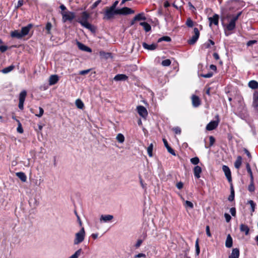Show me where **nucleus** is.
<instances>
[{
  "label": "nucleus",
  "mask_w": 258,
  "mask_h": 258,
  "mask_svg": "<svg viewBox=\"0 0 258 258\" xmlns=\"http://www.w3.org/2000/svg\"><path fill=\"white\" fill-rule=\"evenodd\" d=\"M100 55L104 56L106 58H107L111 55V53L109 52H105L104 51L100 52Z\"/></svg>",
  "instance_id": "nucleus-55"
},
{
  "label": "nucleus",
  "mask_w": 258,
  "mask_h": 258,
  "mask_svg": "<svg viewBox=\"0 0 258 258\" xmlns=\"http://www.w3.org/2000/svg\"><path fill=\"white\" fill-rule=\"evenodd\" d=\"M143 46L145 49L149 50H153L157 48L158 46V44L153 43L152 44H148L146 42L143 43Z\"/></svg>",
  "instance_id": "nucleus-15"
},
{
  "label": "nucleus",
  "mask_w": 258,
  "mask_h": 258,
  "mask_svg": "<svg viewBox=\"0 0 258 258\" xmlns=\"http://www.w3.org/2000/svg\"><path fill=\"white\" fill-rule=\"evenodd\" d=\"M188 6L189 7V9L191 10V11L193 13H195L196 10V9L195 8V7L192 5L191 2H188Z\"/></svg>",
  "instance_id": "nucleus-59"
},
{
  "label": "nucleus",
  "mask_w": 258,
  "mask_h": 258,
  "mask_svg": "<svg viewBox=\"0 0 258 258\" xmlns=\"http://www.w3.org/2000/svg\"><path fill=\"white\" fill-rule=\"evenodd\" d=\"M118 4V1H116L113 3V4L112 5V6L111 7H110L109 8L112 9L113 10H116V7L117 6Z\"/></svg>",
  "instance_id": "nucleus-63"
},
{
  "label": "nucleus",
  "mask_w": 258,
  "mask_h": 258,
  "mask_svg": "<svg viewBox=\"0 0 258 258\" xmlns=\"http://www.w3.org/2000/svg\"><path fill=\"white\" fill-rule=\"evenodd\" d=\"M116 140L119 143H122L124 141V137L121 134H118L116 136Z\"/></svg>",
  "instance_id": "nucleus-40"
},
{
  "label": "nucleus",
  "mask_w": 258,
  "mask_h": 258,
  "mask_svg": "<svg viewBox=\"0 0 258 258\" xmlns=\"http://www.w3.org/2000/svg\"><path fill=\"white\" fill-rule=\"evenodd\" d=\"M27 95V92L25 90H23L19 94V108L21 110L24 109V103L25 100V98Z\"/></svg>",
  "instance_id": "nucleus-6"
},
{
  "label": "nucleus",
  "mask_w": 258,
  "mask_h": 258,
  "mask_svg": "<svg viewBox=\"0 0 258 258\" xmlns=\"http://www.w3.org/2000/svg\"><path fill=\"white\" fill-rule=\"evenodd\" d=\"M213 73L212 72H209L207 74H201V76L205 78H209L213 76Z\"/></svg>",
  "instance_id": "nucleus-52"
},
{
  "label": "nucleus",
  "mask_w": 258,
  "mask_h": 258,
  "mask_svg": "<svg viewBox=\"0 0 258 258\" xmlns=\"http://www.w3.org/2000/svg\"><path fill=\"white\" fill-rule=\"evenodd\" d=\"M108 229L104 230L100 232H96L95 233H92L91 234V237L94 239H97L98 236H102L104 233H105L107 231Z\"/></svg>",
  "instance_id": "nucleus-24"
},
{
  "label": "nucleus",
  "mask_w": 258,
  "mask_h": 258,
  "mask_svg": "<svg viewBox=\"0 0 258 258\" xmlns=\"http://www.w3.org/2000/svg\"><path fill=\"white\" fill-rule=\"evenodd\" d=\"M32 24H29L27 26L22 28L21 33L23 37L27 35L29 33V32L30 31V30L32 27Z\"/></svg>",
  "instance_id": "nucleus-12"
},
{
  "label": "nucleus",
  "mask_w": 258,
  "mask_h": 258,
  "mask_svg": "<svg viewBox=\"0 0 258 258\" xmlns=\"http://www.w3.org/2000/svg\"><path fill=\"white\" fill-rule=\"evenodd\" d=\"M62 16V21L66 22L67 21H71L75 17V14L72 12H61Z\"/></svg>",
  "instance_id": "nucleus-4"
},
{
  "label": "nucleus",
  "mask_w": 258,
  "mask_h": 258,
  "mask_svg": "<svg viewBox=\"0 0 258 258\" xmlns=\"http://www.w3.org/2000/svg\"><path fill=\"white\" fill-rule=\"evenodd\" d=\"M246 168L248 173L250 175L251 180H253V174H252V172L251 171L250 164L248 163H247L246 164Z\"/></svg>",
  "instance_id": "nucleus-34"
},
{
  "label": "nucleus",
  "mask_w": 258,
  "mask_h": 258,
  "mask_svg": "<svg viewBox=\"0 0 258 258\" xmlns=\"http://www.w3.org/2000/svg\"><path fill=\"white\" fill-rule=\"evenodd\" d=\"M192 104L194 107H197L201 104V101L199 97L195 95H193L191 97Z\"/></svg>",
  "instance_id": "nucleus-13"
},
{
  "label": "nucleus",
  "mask_w": 258,
  "mask_h": 258,
  "mask_svg": "<svg viewBox=\"0 0 258 258\" xmlns=\"http://www.w3.org/2000/svg\"><path fill=\"white\" fill-rule=\"evenodd\" d=\"M234 196H235V194H234V188H233L232 184L231 183V185H230V195H229V197L228 198V201H229L230 202L233 201L234 200Z\"/></svg>",
  "instance_id": "nucleus-28"
},
{
  "label": "nucleus",
  "mask_w": 258,
  "mask_h": 258,
  "mask_svg": "<svg viewBox=\"0 0 258 258\" xmlns=\"http://www.w3.org/2000/svg\"><path fill=\"white\" fill-rule=\"evenodd\" d=\"M24 4V1L23 0H19L18 2L17 6L16 7V9H18L21 6H22Z\"/></svg>",
  "instance_id": "nucleus-61"
},
{
  "label": "nucleus",
  "mask_w": 258,
  "mask_h": 258,
  "mask_svg": "<svg viewBox=\"0 0 258 258\" xmlns=\"http://www.w3.org/2000/svg\"><path fill=\"white\" fill-rule=\"evenodd\" d=\"M75 103L77 107L79 109H83L84 107L83 102L79 99L76 100Z\"/></svg>",
  "instance_id": "nucleus-36"
},
{
  "label": "nucleus",
  "mask_w": 258,
  "mask_h": 258,
  "mask_svg": "<svg viewBox=\"0 0 258 258\" xmlns=\"http://www.w3.org/2000/svg\"><path fill=\"white\" fill-rule=\"evenodd\" d=\"M185 207H189V208H190L191 209L194 208L193 204L191 202L188 201H185Z\"/></svg>",
  "instance_id": "nucleus-54"
},
{
  "label": "nucleus",
  "mask_w": 258,
  "mask_h": 258,
  "mask_svg": "<svg viewBox=\"0 0 258 258\" xmlns=\"http://www.w3.org/2000/svg\"><path fill=\"white\" fill-rule=\"evenodd\" d=\"M172 131L174 132L175 134H180L181 132V128L178 126L173 127L172 128Z\"/></svg>",
  "instance_id": "nucleus-49"
},
{
  "label": "nucleus",
  "mask_w": 258,
  "mask_h": 258,
  "mask_svg": "<svg viewBox=\"0 0 258 258\" xmlns=\"http://www.w3.org/2000/svg\"><path fill=\"white\" fill-rule=\"evenodd\" d=\"M58 81V77L56 75H51L49 80V84L50 85L55 84Z\"/></svg>",
  "instance_id": "nucleus-22"
},
{
  "label": "nucleus",
  "mask_w": 258,
  "mask_h": 258,
  "mask_svg": "<svg viewBox=\"0 0 258 258\" xmlns=\"http://www.w3.org/2000/svg\"><path fill=\"white\" fill-rule=\"evenodd\" d=\"M11 36L12 37L17 38L18 39H21L23 37L21 32H19L18 30L12 31L11 33Z\"/></svg>",
  "instance_id": "nucleus-25"
},
{
  "label": "nucleus",
  "mask_w": 258,
  "mask_h": 258,
  "mask_svg": "<svg viewBox=\"0 0 258 258\" xmlns=\"http://www.w3.org/2000/svg\"><path fill=\"white\" fill-rule=\"evenodd\" d=\"M239 256V250L237 248H233L231 253L229 255V258H238Z\"/></svg>",
  "instance_id": "nucleus-20"
},
{
  "label": "nucleus",
  "mask_w": 258,
  "mask_h": 258,
  "mask_svg": "<svg viewBox=\"0 0 258 258\" xmlns=\"http://www.w3.org/2000/svg\"><path fill=\"white\" fill-rule=\"evenodd\" d=\"M248 189L250 192H253L255 190L253 180H250V183L248 187Z\"/></svg>",
  "instance_id": "nucleus-41"
},
{
  "label": "nucleus",
  "mask_w": 258,
  "mask_h": 258,
  "mask_svg": "<svg viewBox=\"0 0 258 258\" xmlns=\"http://www.w3.org/2000/svg\"><path fill=\"white\" fill-rule=\"evenodd\" d=\"M209 20L210 25L214 24L215 25H218L219 23V16L217 14H214L212 17H209Z\"/></svg>",
  "instance_id": "nucleus-14"
},
{
  "label": "nucleus",
  "mask_w": 258,
  "mask_h": 258,
  "mask_svg": "<svg viewBox=\"0 0 258 258\" xmlns=\"http://www.w3.org/2000/svg\"><path fill=\"white\" fill-rule=\"evenodd\" d=\"M52 28V24L50 22H48L47 23H46V26H45V29L46 30H47V34H50V30H51V29Z\"/></svg>",
  "instance_id": "nucleus-45"
},
{
  "label": "nucleus",
  "mask_w": 258,
  "mask_h": 258,
  "mask_svg": "<svg viewBox=\"0 0 258 258\" xmlns=\"http://www.w3.org/2000/svg\"><path fill=\"white\" fill-rule=\"evenodd\" d=\"M171 61L169 59H166L163 60L161 62V64L163 66L168 67L171 64Z\"/></svg>",
  "instance_id": "nucleus-43"
},
{
  "label": "nucleus",
  "mask_w": 258,
  "mask_h": 258,
  "mask_svg": "<svg viewBox=\"0 0 258 258\" xmlns=\"http://www.w3.org/2000/svg\"><path fill=\"white\" fill-rule=\"evenodd\" d=\"M241 164L242 157L240 156H238L234 163V166L236 169H238L240 167Z\"/></svg>",
  "instance_id": "nucleus-27"
},
{
  "label": "nucleus",
  "mask_w": 258,
  "mask_h": 258,
  "mask_svg": "<svg viewBox=\"0 0 258 258\" xmlns=\"http://www.w3.org/2000/svg\"><path fill=\"white\" fill-rule=\"evenodd\" d=\"M14 68H15V66L12 64V65L9 66L8 67L3 69L1 71V72L4 74H7V73L11 72L12 70H13Z\"/></svg>",
  "instance_id": "nucleus-33"
},
{
  "label": "nucleus",
  "mask_w": 258,
  "mask_h": 258,
  "mask_svg": "<svg viewBox=\"0 0 258 258\" xmlns=\"http://www.w3.org/2000/svg\"><path fill=\"white\" fill-rule=\"evenodd\" d=\"M153 149V144H151L147 148L148 154L150 157H152V156H153V153H152Z\"/></svg>",
  "instance_id": "nucleus-38"
},
{
  "label": "nucleus",
  "mask_w": 258,
  "mask_h": 258,
  "mask_svg": "<svg viewBox=\"0 0 258 258\" xmlns=\"http://www.w3.org/2000/svg\"><path fill=\"white\" fill-rule=\"evenodd\" d=\"M137 111L139 115L144 118H146L148 115V112L146 108L143 106H138Z\"/></svg>",
  "instance_id": "nucleus-11"
},
{
  "label": "nucleus",
  "mask_w": 258,
  "mask_h": 258,
  "mask_svg": "<svg viewBox=\"0 0 258 258\" xmlns=\"http://www.w3.org/2000/svg\"><path fill=\"white\" fill-rule=\"evenodd\" d=\"M113 218V216L111 215H101L100 217V220L104 222H107L111 220Z\"/></svg>",
  "instance_id": "nucleus-26"
},
{
  "label": "nucleus",
  "mask_w": 258,
  "mask_h": 258,
  "mask_svg": "<svg viewBox=\"0 0 258 258\" xmlns=\"http://www.w3.org/2000/svg\"><path fill=\"white\" fill-rule=\"evenodd\" d=\"M140 25L144 27V29L146 32H149L151 30V26L147 22H141Z\"/></svg>",
  "instance_id": "nucleus-31"
},
{
  "label": "nucleus",
  "mask_w": 258,
  "mask_h": 258,
  "mask_svg": "<svg viewBox=\"0 0 258 258\" xmlns=\"http://www.w3.org/2000/svg\"><path fill=\"white\" fill-rule=\"evenodd\" d=\"M186 25L188 27H192L194 26V22L190 18H188L186 20Z\"/></svg>",
  "instance_id": "nucleus-47"
},
{
  "label": "nucleus",
  "mask_w": 258,
  "mask_h": 258,
  "mask_svg": "<svg viewBox=\"0 0 258 258\" xmlns=\"http://www.w3.org/2000/svg\"><path fill=\"white\" fill-rule=\"evenodd\" d=\"M128 79V77L124 74H117L114 77V80L115 81H125Z\"/></svg>",
  "instance_id": "nucleus-19"
},
{
  "label": "nucleus",
  "mask_w": 258,
  "mask_h": 258,
  "mask_svg": "<svg viewBox=\"0 0 258 258\" xmlns=\"http://www.w3.org/2000/svg\"><path fill=\"white\" fill-rule=\"evenodd\" d=\"M39 113L38 114H36V115L39 117H40L42 116V115L44 113V110H43V109L41 107H39Z\"/></svg>",
  "instance_id": "nucleus-58"
},
{
  "label": "nucleus",
  "mask_w": 258,
  "mask_h": 258,
  "mask_svg": "<svg viewBox=\"0 0 258 258\" xmlns=\"http://www.w3.org/2000/svg\"><path fill=\"white\" fill-rule=\"evenodd\" d=\"M146 18L144 13H139L134 17V21L145 20Z\"/></svg>",
  "instance_id": "nucleus-30"
},
{
  "label": "nucleus",
  "mask_w": 258,
  "mask_h": 258,
  "mask_svg": "<svg viewBox=\"0 0 258 258\" xmlns=\"http://www.w3.org/2000/svg\"><path fill=\"white\" fill-rule=\"evenodd\" d=\"M248 86L252 89L258 88V82L254 80H251L248 83Z\"/></svg>",
  "instance_id": "nucleus-29"
},
{
  "label": "nucleus",
  "mask_w": 258,
  "mask_h": 258,
  "mask_svg": "<svg viewBox=\"0 0 258 258\" xmlns=\"http://www.w3.org/2000/svg\"><path fill=\"white\" fill-rule=\"evenodd\" d=\"M16 175L21 179L23 182L26 181L27 177L24 172H20L16 173Z\"/></svg>",
  "instance_id": "nucleus-32"
},
{
  "label": "nucleus",
  "mask_w": 258,
  "mask_h": 258,
  "mask_svg": "<svg viewBox=\"0 0 258 258\" xmlns=\"http://www.w3.org/2000/svg\"><path fill=\"white\" fill-rule=\"evenodd\" d=\"M194 35L187 41L188 43L190 45L194 44L197 42L200 36V32L197 28H194Z\"/></svg>",
  "instance_id": "nucleus-5"
},
{
  "label": "nucleus",
  "mask_w": 258,
  "mask_h": 258,
  "mask_svg": "<svg viewBox=\"0 0 258 258\" xmlns=\"http://www.w3.org/2000/svg\"><path fill=\"white\" fill-rule=\"evenodd\" d=\"M217 117L218 118L217 120L211 121L207 125L206 128L207 131H212L218 126L219 120L218 116H217Z\"/></svg>",
  "instance_id": "nucleus-10"
},
{
  "label": "nucleus",
  "mask_w": 258,
  "mask_h": 258,
  "mask_svg": "<svg viewBox=\"0 0 258 258\" xmlns=\"http://www.w3.org/2000/svg\"><path fill=\"white\" fill-rule=\"evenodd\" d=\"M214 44H215L213 40L209 39L208 40V42L205 43L204 45L206 48H209L210 47L211 45H214Z\"/></svg>",
  "instance_id": "nucleus-44"
},
{
  "label": "nucleus",
  "mask_w": 258,
  "mask_h": 258,
  "mask_svg": "<svg viewBox=\"0 0 258 258\" xmlns=\"http://www.w3.org/2000/svg\"><path fill=\"white\" fill-rule=\"evenodd\" d=\"M252 106L255 108L258 107V90L255 91L253 93Z\"/></svg>",
  "instance_id": "nucleus-18"
},
{
  "label": "nucleus",
  "mask_w": 258,
  "mask_h": 258,
  "mask_svg": "<svg viewBox=\"0 0 258 258\" xmlns=\"http://www.w3.org/2000/svg\"><path fill=\"white\" fill-rule=\"evenodd\" d=\"M241 14H242V12H239L236 15L228 14L227 15V18H230L231 17H232L233 18L235 19V20H237L238 19L239 17L241 16Z\"/></svg>",
  "instance_id": "nucleus-39"
},
{
  "label": "nucleus",
  "mask_w": 258,
  "mask_h": 258,
  "mask_svg": "<svg viewBox=\"0 0 258 258\" xmlns=\"http://www.w3.org/2000/svg\"><path fill=\"white\" fill-rule=\"evenodd\" d=\"M209 140H210L209 147H212L215 142V139L213 136H211L209 137Z\"/></svg>",
  "instance_id": "nucleus-51"
},
{
  "label": "nucleus",
  "mask_w": 258,
  "mask_h": 258,
  "mask_svg": "<svg viewBox=\"0 0 258 258\" xmlns=\"http://www.w3.org/2000/svg\"><path fill=\"white\" fill-rule=\"evenodd\" d=\"M222 170L225 173V175L228 181L230 183H232V177L231 173L229 168L226 165H223L222 166Z\"/></svg>",
  "instance_id": "nucleus-9"
},
{
  "label": "nucleus",
  "mask_w": 258,
  "mask_h": 258,
  "mask_svg": "<svg viewBox=\"0 0 258 258\" xmlns=\"http://www.w3.org/2000/svg\"><path fill=\"white\" fill-rule=\"evenodd\" d=\"M142 242H143V240H142V239H138L137 240V243H136V244L135 245V247L136 248H139L141 246V245L142 243Z\"/></svg>",
  "instance_id": "nucleus-57"
},
{
  "label": "nucleus",
  "mask_w": 258,
  "mask_h": 258,
  "mask_svg": "<svg viewBox=\"0 0 258 258\" xmlns=\"http://www.w3.org/2000/svg\"><path fill=\"white\" fill-rule=\"evenodd\" d=\"M240 227V230L241 231L245 232V233L246 235H247L249 232V228L248 227Z\"/></svg>",
  "instance_id": "nucleus-53"
},
{
  "label": "nucleus",
  "mask_w": 258,
  "mask_h": 258,
  "mask_svg": "<svg viewBox=\"0 0 258 258\" xmlns=\"http://www.w3.org/2000/svg\"><path fill=\"white\" fill-rule=\"evenodd\" d=\"M195 247H196V253L197 255H198L200 252V248L199 244V239L198 238L196 241L195 243Z\"/></svg>",
  "instance_id": "nucleus-42"
},
{
  "label": "nucleus",
  "mask_w": 258,
  "mask_h": 258,
  "mask_svg": "<svg viewBox=\"0 0 258 258\" xmlns=\"http://www.w3.org/2000/svg\"><path fill=\"white\" fill-rule=\"evenodd\" d=\"M82 252V250L81 248L77 250L73 255L70 256L69 258H78L79 256L81 255Z\"/></svg>",
  "instance_id": "nucleus-35"
},
{
  "label": "nucleus",
  "mask_w": 258,
  "mask_h": 258,
  "mask_svg": "<svg viewBox=\"0 0 258 258\" xmlns=\"http://www.w3.org/2000/svg\"><path fill=\"white\" fill-rule=\"evenodd\" d=\"M248 203L249 204L251 207V210L252 212L254 211L255 204L252 200H249Z\"/></svg>",
  "instance_id": "nucleus-50"
},
{
  "label": "nucleus",
  "mask_w": 258,
  "mask_h": 258,
  "mask_svg": "<svg viewBox=\"0 0 258 258\" xmlns=\"http://www.w3.org/2000/svg\"><path fill=\"white\" fill-rule=\"evenodd\" d=\"M89 17L90 15L87 12H83L81 14V18H79L77 21L82 26L89 29L92 32H95L96 30L95 28L88 22Z\"/></svg>",
  "instance_id": "nucleus-1"
},
{
  "label": "nucleus",
  "mask_w": 258,
  "mask_h": 258,
  "mask_svg": "<svg viewBox=\"0 0 258 258\" xmlns=\"http://www.w3.org/2000/svg\"><path fill=\"white\" fill-rule=\"evenodd\" d=\"M190 162L192 164L194 165H197L199 163L200 160L198 157H195L194 158L190 159Z\"/></svg>",
  "instance_id": "nucleus-48"
},
{
  "label": "nucleus",
  "mask_w": 258,
  "mask_h": 258,
  "mask_svg": "<svg viewBox=\"0 0 258 258\" xmlns=\"http://www.w3.org/2000/svg\"><path fill=\"white\" fill-rule=\"evenodd\" d=\"M8 49V46L6 45H1L0 46V51L2 52H5Z\"/></svg>",
  "instance_id": "nucleus-60"
},
{
  "label": "nucleus",
  "mask_w": 258,
  "mask_h": 258,
  "mask_svg": "<svg viewBox=\"0 0 258 258\" xmlns=\"http://www.w3.org/2000/svg\"><path fill=\"white\" fill-rule=\"evenodd\" d=\"M17 122L18 124V126L17 127V131L18 133H19L20 134H22L23 133L24 131H23L22 124L19 120H17Z\"/></svg>",
  "instance_id": "nucleus-46"
},
{
  "label": "nucleus",
  "mask_w": 258,
  "mask_h": 258,
  "mask_svg": "<svg viewBox=\"0 0 258 258\" xmlns=\"http://www.w3.org/2000/svg\"><path fill=\"white\" fill-rule=\"evenodd\" d=\"M233 240L230 234H228L227 236V238L225 242V246L227 248H230L232 246Z\"/></svg>",
  "instance_id": "nucleus-23"
},
{
  "label": "nucleus",
  "mask_w": 258,
  "mask_h": 258,
  "mask_svg": "<svg viewBox=\"0 0 258 258\" xmlns=\"http://www.w3.org/2000/svg\"><path fill=\"white\" fill-rule=\"evenodd\" d=\"M202 168L200 166L198 165L195 166L194 168V173L195 176L198 179L199 178L201 177L200 174L202 173Z\"/></svg>",
  "instance_id": "nucleus-17"
},
{
  "label": "nucleus",
  "mask_w": 258,
  "mask_h": 258,
  "mask_svg": "<svg viewBox=\"0 0 258 258\" xmlns=\"http://www.w3.org/2000/svg\"><path fill=\"white\" fill-rule=\"evenodd\" d=\"M163 142L164 143V146H165V147L166 148L168 152L169 153H170L171 154H172V155L173 156H175L176 155V154H175V152L174 151V150L172 149L170 146L169 145H168V142L165 139H163Z\"/></svg>",
  "instance_id": "nucleus-16"
},
{
  "label": "nucleus",
  "mask_w": 258,
  "mask_h": 258,
  "mask_svg": "<svg viewBox=\"0 0 258 258\" xmlns=\"http://www.w3.org/2000/svg\"><path fill=\"white\" fill-rule=\"evenodd\" d=\"M117 9L113 10L109 7H106L104 13L103 20H109L113 18L114 16L118 15Z\"/></svg>",
  "instance_id": "nucleus-2"
},
{
  "label": "nucleus",
  "mask_w": 258,
  "mask_h": 258,
  "mask_svg": "<svg viewBox=\"0 0 258 258\" xmlns=\"http://www.w3.org/2000/svg\"><path fill=\"white\" fill-rule=\"evenodd\" d=\"M78 46L80 50H82L83 51H85L88 52H91L92 51V49L90 47L86 46L85 45L81 42H78Z\"/></svg>",
  "instance_id": "nucleus-21"
},
{
  "label": "nucleus",
  "mask_w": 258,
  "mask_h": 258,
  "mask_svg": "<svg viewBox=\"0 0 258 258\" xmlns=\"http://www.w3.org/2000/svg\"><path fill=\"white\" fill-rule=\"evenodd\" d=\"M230 21L228 23L226 26V29L227 31H231L235 29L236 27V21L237 20H235L232 17L230 18Z\"/></svg>",
  "instance_id": "nucleus-8"
},
{
  "label": "nucleus",
  "mask_w": 258,
  "mask_h": 258,
  "mask_svg": "<svg viewBox=\"0 0 258 258\" xmlns=\"http://www.w3.org/2000/svg\"><path fill=\"white\" fill-rule=\"evenodd\" d=\"M85 232L84 227H83L79 232L76 234V237L74 240V244H78L82 242L85 238Z\"/></svg>",
  "instance_id": "nucleus-3"
},
{
  "label": "nucleus",
  "mask_w": 258,
  "mask_h": 258,
  "mask_svg": "<svg viewBox=\"0 0 258 258\" xmlns=\"http://www.w3.org/2000/svg\"><path fill=\"white\" fill-rule=\"evenodd\" d=\"M183 183L181 181H180V182L177 183V184L176 185V186L179 189H180L182 188H183Z\"/></svg>",
  "instance_id": "nucleus-64"
},
{
  "label": "nucleus",
  "mask_w": 258,
  "mask_h": 258,
  "mask_svg": "<svg viewBox=\"0 0 258 258\" xmlns=\"http://www.w3.org/2000/svg\"><path fill=\"white\" fill-rule=\"evenodd\" d=\"M118 15H127L134 14L135 11L128 7H123L121 9H117Z\"/></svg>",
  "instance_id": "nucleus-7"
},
{
  "label": "nucleus",
  "mask_w": 258,
  "mask_h": 258,
  "mask_svg": "<svg viewBox=\"0 0 258 258\" xmlns=\"http://www.w3.org/2000/svg\"><path fill=\"white\" fill-rule=\"evenodd\" d=\"M162 41H165L166 42H170L171 41V39L170 37L167 36H163V37L160 38L158 40V42H160Z\"/></svg>",
  "instance_id": "nucleus-37"
},
{
  "label": "nucleus",
  "mask_w": 258,
  "mask_h": 258,
  "mask_svg": "<svg viewBox=\"0 0 258 258\" xmlns=\"http://www.w3.org/2000/svg\"><path fill=\"white\" fill-rule=\"evenodd\" d=\"M243 151H244V153L246 154L247 156L250 160L251 159L252 157H251V155L250 152H249V151L247 149H246V148H244Z\"/></svg>",
  "instance_id": "nucleus-62"
},
{
  "label": "nucleus",
  "mask_w": 258,
  "mask_h": 258,
  "mask_svg": "<svg viewBox=\"0 0 258 258\" xmlns=\"http://www.w3.org/2000/svg\"><path fill=\"white\" fill-rule=\"evenodd\" d=\"M101 2V0H97L91 6V9H94L96 8Z\"/></svg>",
  "instance_id": "nucleus-56"
}]
</instances>
